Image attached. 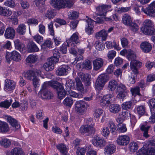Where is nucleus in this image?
<instances>
[{"label":"nucleus","mask_w":155,"mask_h":155,"mask_svg":"<svg viewBox=\"0 0 155 155\" xmlns=\"http://www.w3.org/2000/svg\"><path fill=\"white\" fill-rule=\"evenodd\" d=\"M154 25V23L151 20H145L143 22V26L141 28L142 32L147 35H155V29L153 26Z\"/></svg>","instance_id":"obj_1"},{"label":"nucleus","mask_w":155,"mask_h":155,"mask_svg":"<svg viewBox=\"0 0 155 155\" xmlns=\"http://www.w3.org/2000/svg\"><path fill=\"white\" fill-rule=\"evenodd\" d=\"M80 42L78 38V34L77 33H74L70 38L67 40L60 47V48H66L70 47V48H75L76 45Z\"/></svg>","instance_id":"obj_2"},{"label":"nucleus","mask_w":155,"mask_h":155,"mask_svg":"<svg viewBox=\"0 0 155 155\" xmlns=\"http://www.w3.org/2000/svg\"><path fill=\"white\" fill-rule=\"evenodd\" d=\"M73 3L72 0H51V3L52 5L59 9L66 7L70 8Z\"/></svg>","instance_id":"obj_3"},{"label":"nucleus","mask_w":155,"mask_h":155,"mask_svg":"<svg viewBox=\"0 0 155 155\" xmlns=\"http://www.w3.org/2000/svg\"><path fill=\"white\" fill-rule=\"evenodd\" d=\"M109 77L107 74H102L100 75L96 80L95 86L98 90L102 88L105 83L108 81Z\"/></svg>","instance_id":"obj_4"},{"label":"nucleus","mask_w":155,"mask_h":155,"mask_svg":"<svg viewBox=\"0 0 155 155\" xmlns=\"http://www.w3.org/2000/svg\"><path fill=\"white\" fill-rule=\"evenodd\" d=\"M5 58L8 63L11 60L16 62H19L21 60L20 54L15 51H14L11 52H6Z\"/></svg>","instance_id":"obj_5"},{"label":"nucleus","mask_w":155,"mask_h":155,"mask_svg":"<svg viewBox=\"0 0 155 155\" xmlns=\"http://www.w3.org/2000/svg\"><path fill=\"white\" fill-rule=\"evenodd\" d=\"M126 90L127 87L124 84L121 83L119 84L116 91V93L117 94V98L123 100L124 99L127 94Z\"/></svg>","instance_id":"obj_6"},{"label":"nucleus","mask_w":155,"mask_h":155,"mask_svg":"<svg viewBox=\"0 0 155 155\" xmlns=\"http://www.w3.org/2000/svg\"><path fill=\"white\" fill-rule=\"evenodd\" d=\"M136 58V56L135 54V57L132 58V59L130 60L131 61L130 63V67L133 72L139 74L138 70L141 67L142 63L139 61L135 60Z\"/></svg>","instance_id":"obj_7"},{"label":"nucleus","mask_w":155,"mask_h":155,"mask_svg":"<svg viewBox=\"0 0 155 155\" xmlns=\"http://www.w3.org/2000/svg\"><path fill=\"white\" fill-rule=\"evenodd\" d=\"M48 60V61L44 65L43 67L46 71H51L54 69V65L58 62L59 60L54 57H51Z\"/></svg>","instance_id":"obj_8"},{"label":"nucleus","mask_w":155,"mask_h":155,"mask_svg":"<svg viewBox=\"0 0 155 155\" xmlns=\"http://www.w3.org/2000/svg\"><path fill=\"white\" fill-rule=\"evenodd\" d=\"M111 5H99L96 8L97 14L99 15H105L107 12L111 11Z\"/></svg>","instance_id":"obj_9"},{"label":"nucleus","mask_w":155,"mask_h":155,"mask_svg":"<svg viewBox=\"0 0 155 155\" xmlns=\"http://www.w3.org/2000/svg\"><path fill=\"white\" fill-rule=\"evenodd\" d=\"M80 132L83 135L88 136L95 132V129L92 125L86 124L81 126L80 128Z\"/></svg>","instance_id":"obj_10"},{"label":"nucleus","mask_w":155,"mask_h":155,"mask_svg":"<svg viewBox=\"0 0 155 155\" xmlns=\"http://www.w3.org/2000/svg\"><path fill=\"white\" fill-rule=\"evenodd\" d=\"M41 71L37 69H31L25 71L23 73L24 77L28 80H31L32 78H35L40 75Z\"/></svg>","instance_id":"obj_11"},{"label":"nucleus","mask_w":155,"mask_h":155,"mask_svg":"<svg viewBox=\"0 0 155 155\" xmlns=\"http://www.w3.org/2000/svg\"><path fill=\"white\" fill-rule=\"evenodd\" d=\"M75 109L78 113H84L86 110L85 102L82 101H77L75 104Z\"/></svg>","instance_id":"obj_12"},{"label":"nucleus","mask_w":155,"mask_h":155,"mask_svg":"<svg viewBox=\"0 0 155 155\" xmlns=\"http://www.w3.org/2000/svg\"><path fill=\"white\" fill-rule=\"evenodd\" d=\"M92 143L94 146L99 147H102L107 144V142L103 139L97 136L92 139Z\"/></svg>","instance_id":"obj_13"},{"label":"nucleus","mask_w":155,"mask_h":155,"mask_svg":"<svg viewBox=\"0 0 155 155\" xmlns=\"http://www.w3.org/2000/svg\"><path fill=\"white\" fill-rule=\"evenodd\" d=\"M120 53L123 56L126 55L127 58L129 61L135 57V54L131 49H123L120 51Z\"/></svg>","instance_id":"obj_14"},{"label":"nucleus","mask_w":155,"mask_h":155,"mask_svg":"<svg viewBox=\"0 0 155 155\" xmlns=\"http://www.w3.org/2000/svg\"><path fill=\"white\" fill-rule=\"evenodd\" d=\"M129 140L128 136L124 135L119 136L117 139V141L118 145L124 146L127 145L129 143Z\"/></svg>","instance_id":"obj_15"},{"label":"nucleus","mask_w":155,"mask_h":155,"mask_svg":"<svg viewBox=\"0 0 155 155\" xmlns=\"http://www.w3.org/2000/svg\"><path fill=\"white\" fill-rule=\"evenodd\" d=\"M53 96L52 93L48 90H41L38 93V96L42 99H51Z\"/></svg>","instance_id":"obj_16"},{"label":"nucleus","mask_w":155,"mask_h":155,"mask_svg":"<svg viewBox=\"0 0 155 155\" xmlns=\"http://www.w3.org/2000/svg\"><path fill=\"white\" fill-rule=\"evenodd\" d=\"M15 29L11 27L6 28L4 36L5 38L8 39H12L15 36Z\"/></svg>","instance_id":"obj_17"},{"label":"nucleus","mask_w":155,"mask_h":155,"mask_svg":"<svg viewBox=\"0 0 155 155\" xmlns=\"http://www.w3.org/2000/svg\"><path fill=\"white\" fill-rule=\"evenodd\" d=\"M137 155H155V150L153 148L146 150L144 148L139 150L137 152Z\"/></svg>","instance_id":"obj_18"},{"label":"nucleus","mask_w":155,"mask_h":155,"mask_svg":"<svg viewBox=\"0 0 155 155\" xmlns=\"http://www.w3.org/2000/svg\"><path fill=\"white\" fill-rule=\"evenodd\" d=\"M113 97L112 95L107 94L104 95L100 101V105L104 107L109 104L110 103V100Z\"/></svg>","instance_id":"obj_19"},{"label":"nucleus","mask_w":155,"mask_h":155,"mask_svg":"<svg viewBox=\"0 0 155 155\" xmlns=\"http://www.w3.org/2000/svg\"><path fill=\"white\" fill-rule=\"evenodd\" d=\"M15 84L13 81L8 79L5 80V89L8 91H12L15 89Z\"/></svg>","instance_id":"obj_20"},{"label":"nucleus","mask_w":155,"mask_h":155,"mask_svg":"<svg viewBox=\"0 0 155 155\" xmlns=\"http://www.w3.org/2000/svg\"><path fill=\"white\" fill-rule=\"evenodd\" d=\"M79 76L83 81L86 86L90 85L91 82H90V75L89 74H85L81 72L79 74Z\"/></svg>","instance_id":"obj_21"},{"label":"nucleus","mask_w":155,"mask_h":155,"mask_svg":"<svg viewBox=\"0 0 155 155\" xmlns=\"http://www.w3.org/2000/svg\"><path fill=\"white\" fill-rule=\"evenodd\" d=\"M141 10L145 14L149 17H155V9L152 7L148 6L145 8L142 7Z\"/></svg>","instance_id":"obj_22"},{"label":"nucleus","mask_w":155,"mask_h":155,"mask_svg":"<svg viewBox=\"0 0 155 155\" xmlns=\"http://www.w3.org/2000/svg\"><path fill=\"white\" fill-rule=\"evenodd\" d=\"M116 147L113 144L108 145L104 148V153L106 155H111L115 150Z\"/></svg>","instance_id":"obj_23"},{"label":"nucleus","mask_w":155,"mask_h":155,"mask_svg":"<svg viewBox=\"0 0 155 155\" xmlns=\"http://www.w3.org/2000/svg\"><path fill=\"white\" fill-rule=\"evenodd\" d=\"M7 155H24L22 149L19 147H15L11 152H7Z\"/></svg>","instance_id":"obj_24"},{"label":"nucleus","mask_w":155,"mask_h":155,"mask_svg":"<svg viewBox=\"0 0 155 155\" xmlns=\"http://www.w3.org/2000/svg\"><path fill=\"white\" fill-rule=\"evenodd\" d=\"M104 61L102 59L98 58L93 61L94 68L95 70H98L103 66Z\"/></svg>","instance_id":"obj_25"},{"label":"nucleus","mask_w":155,"mask_h":155,"mask_svg":"<svg viewBox=\"0 0 155 155\" xmlns=\"http://www.w3.org/2000/svg\"><path fill=\"white\" fill-rule=\"evenodd\" d=\"M7 120L11 125L14 128L18 129L20 127V125L18 123V121L11 116H8L7 118Z\"/></svg>","instance_id":"obj_26"},{"label":"nucleus","mask_w":155,"mask_h":155,"mask_svg":"<svg viewBox=\"0 0 155 155\" xmlns=\"http://www.w3.org/2000/svg\"><path fill=\"white\" fill-rule=\"evenodd\" d=\"M87 24V27L86 29V31L88 34H91L93 28L94 27V23L95 21L91 19V18H88L86 20Z\"/></svg>","instance_id":"obj_27"},{"label":"nucleus","mask_w":155,"mask_h":155,"mask_svg":"<svg viewBox=\"0 0 155 155\" xmlns=\"http://www.w3.org/2000/svg\"><path fill=\"white\" fill-rule=\"evenodd\" d=\"M108 36V34L105 29H102L100 31L96 33L95 37L99 39L101 37L102 41H105Z\"/></svg>","instance_id":"obj_28"},{"label":"nucleus","mask_w":155,"mask_h":155,"mask_svg":"<svg viewBox=\"0 0 155 155\" xmlns=\"http://www.w3.org/2000/svg\"><path fill=\"white\" fill-rule=\"evenodd\" d=\"M68 67L65 65L60 67L56 71V74L59 76L66 75L67 74Z\"/></svg>","instance_id":"obj_29"},{"label":"nucleus","mask_w":155,"mask_h":155,"mask_svg":"<svg viewBox=\"0 0 155 155\" xmlns=\"http://www.w3.org/2000/svg\"><path fill=\"white\" fill-rule=\"evenodd\" d=\"M117 85L118 83L117 81L114 80H111L108 83L107 88L109 91H113L117 87Z\"/></svg>","instance_id":"obj_30"},{"label":"nucleus","mask_w":155,"mask_h":155,"mask_svg":"<svg viewBox=\"0 0 155 155\" xmlns=\"http://www.w3.org/2000/svg\"><path fill=\"white\" fill-rule=\"evenodd\" d=\"M132 20V18L127 14L124 15L122 18V21L123 24L127 26L131 23Z\"/></svg>","instance_id":"obj_31"},{"label":"nucleus","mask_w":155,"mask_h":155,"mask_svg":"<svg viewBox=\"0 0 155 155\" xmlns=\"http://www.w3.org/2000/svg\"><path fill=\"white\" fill-rule=\"evenodd\" d=\"M56 147L63 155H68L67 154V148L64 144H59L57 145Z\"/></svg>","instance_id":"obj_32"},{"label":"nucleus","mask_w":155,"mask_h":155,"mask_svg":"<svg viewBox=\"0 0 155 155\" xmlns=\"http://www.w3.org/2000/svg\"><path fill=\"white\" fill-rule=\"evenodd\" d=\"M9 130L8 124L5 122L0 121V132L6 133L8 132Z\"/></svg>","instance_id":"obj_33"},{"label":"nucleus","mask_w":155,"mask_h":155,"mask_svg":"<svg viewBox=\"0 0 155 155\" xmlns=\"http://www.w3.org/2000/svg\"><path fill=\"white\" fill-rule=\"evenodd\" d=\"M0 144L1 146L7 148L9 147L11 145V141L8 139L4 138H2L0 140Z\"/></svg>","instance_id":"obj_34"},{"label":"nucleus","mask_w":155,"mask_h":155,"mask_svg":"<svg viewBox=\"0 0 155 155\" xmlns=\"http://www.w3.org/2000/svg\"><path fill=\"white\" fill-rule=\"evenodd\" d=\"M76 83V88L79 91L81 92L84 91V86L80 79L77 78H75Z\"/></svg>","instance_id":"obj_35"},{"label":"nucleus","mask_w":155,"mask_h":155,"mask_svg":"<svg viewBox=\"0 0 155 155\" xmlns=\"http://www.w3.org/2000/svg\"><path fill=\"white\" fill-rule=\"evenodd\" d=\"M109 109L110 112L116 114L118 113L120 111L121 108L119 105L113 104L110 105Z\"/></svg>","instance_id":"obj_36"},{"label":"nucleus","mask_w":155,"mask_h":155,"mask_svg":"<svg viewBox=\"0 0 155 155\" xmlns=\"http://www.w3.org/2000/svg\"><path fill=\"white\" fill-rule=\"evenodd\" d=\"M12 100V99L9 100H6L0 102V107H3L5 108L8 109L10 106Z\"/></svg>","instance_id":"obj_37"},{"label":"nucleus","mask_w":155,"mask_h":155,"mask_svg":"<svg viewBox=\"0 0 155 155\" xmlns=\"http://www.w3.org/2000/svg\"><path fill=\"white\" fill-rule=\"evenodd\" d=\"M51 87L53 88L58 91L63 86L61 84L56 81H51Z\"/></svg>","instance_id":"obj_38"},{"label":"nucleus","mask_w":155,"mask_h":155,"mask_svg":"<svg viewBox=\"0 0 155 155\" xmlns=\"http://www.w3.org/2000/svg\"><path fill=\"white\" fill-rule=\"evenodd\" d=\"M17 32L19 34L23 35L25 34L26 31V26L24 24H21L19 25L16 30Z\"/></svg>","instance_id":"obj_39"},{"label":"nucleus","mask_w":155,"mask_h":155,"mask_svg":"<svg viewBox=\"0 0 155 155\" xmlns=\"http://www.w3.org/2000/svg\"><path fill=\"white\" fill-rule=\"evenodd\" d=\"M150 127V126L144 125H143L141 127L140 129L143 131V136L146 138H147L149 137L148 132Z\"/></svg>","instance_id":"obj_40"},{"label":"nucleus","mask_w":155,"mask_h":155,"mask_svg":"<svg viewBox=\"0 0 155 155\" xmlns=\"http://www.w3.org/2000/svg\"><path fill=\"white\" fill-rule=\"evenodd\" d=\"M133 105V101H130L124 103L122 104V108L125 110L130 109Z\"/></svg>","instance_id":"obj_41"},{"label":"nucleus","mask_w":155,"mask_h":155,"mask_svg":"<svg viewBox=\"0 0 155 155\" xmlns=\"http://www.w3.org/2000/svg\"><path fill=\"white\" fill-rule=\"evenodd\" d=\"M57 94L58 97L60 99H63L67 94H68L63 86L62 87V88H61L58 91Z\"/></svg>","instance_id":"obj_42"},{"label":"nucleus","mask_w":155,"mask_h":155,"mask_svg":"<svg viewBox=\"0 0 155 155\" xmlns=\"http://www.w3.org/2000/svg\"><path fill=\"white\" fill-rule=\"evenodd\" d=\"M128 26L129 27L130 29L134 32L137 31L139 29V26L135 22V21H132Z\"/></svg>","instance_id":"obj_43"},{"label":"nucleus","mask_w":155,"mask_h":155,"mask_svg":"<svg viewBox=\"0 0 155 155\" xmlns=\"http://www.w3.org/2000/svg\"><path fill=\"white\" fill-rule=\"evenodd\" d=\"M68 88H67V90ZM68 91V94L70 96L74 97H77L81 98L83 97V95L81 94H78L72 90H67Z\"/></svg>","instance_id":"obj_44"},{"label":"nucleus","mask_w":155,"mask_h":155,"mask_svg":"<svg viewBox=\"0 0 155 155\" xmlns=\"http://www.w3.org/2000/svg\"><path fill=\"white\" fill-rule=\"evenodd\" d=\"M53 43L50 39H47L45 40L44 43L41 45L42 48H52Z\"/></svg>","instance_id":"obj_45"},{"label":"nucleus","mask_w":155,"mask_h":155,"mask_svg":"<svg viewBox=\"0 0 155 155\" xmlns=\"http://www.w3.org/2000/svg\"><path fill=\"white\" fill-rule=\"evenodd\" d=\"M69 52L75 56H76L78 54H83L84 51L83 49H70Z\"/></svg>","instance_id":"obj_46"},{"label":"nucleus","mask_w":155,"mask_h":155,"mask_svg":"<svg viewBox=\"0 0 155 155\" xmlns=\"http://www.w3.org/2000/svg\"><path fill=\"white\" fill-rule=\"evenodd\" d=\"M63 103L65 106L70 107L73 104V100L71 97H67L63 101Z\"/></svg>","instance_id":"obj_47"},{"label":"nucleus","mask_w":155,"mask_h":155,"mask_svg":"<svg viewBox=\"0 0 155 155\" xmlns=\"http://www.w3.org/2000/svg\"><path fill=\"white\" fill-rule=\"evenodd\" d=\"M130 91L133 96H135L136 95H140V87L138 86L131 88Z\"/></svg>","instance_id":"obj_48"},{"label":"nucleus","mask_w":155,"mask_h":155,"mask_svg":"<svg viewBox=\"0 0 155 155\" xmlns=\"http://www.w3.org/2000/svg\"><path fill=\"white\" fill-rule=\"evenodd\" d=\"M12 11L9 8H4L2 15L8 17L12 14Z\"/></svg>","instance_id":"obj_49"},{"label":"nucleus","mask_w":155,"mask_h":155,"mask_svg":"<svg viewBox=\"0 0 155 155\" xmlns=\"http://www.w3.org/2000/svg\"><path fill=\"white\" fill-rule=\"evenodd\" d=\"M103 112V110L101 108H96L94 110V116L96 118L100 117Z\"/></svg>","instance_id":"obj_50"},{"label":"nucleus","mask_w":155,"mask_h":155,"mask_svg":"<svg viewBox=\"0 0 155 155\" xmlns=\"http://www.w3.org/2000/svg\"><path fill=\"white\" fill-rule=\"evenodd\" d=\"M4 5L11 8H14L16 6L15 3L13 0H7L4 2Z\"/></svg>","instance_id":"obj_51"},{"label":"nucleus","mask_w":155,"mask_h":155,"mask_svg":"<svg viewBox=\"0 0 155 155\" xmlns=\"http://www.w3.org/2000/svg\"><path fill=\"white\" fill-rule=\"evenodd\" d=\"M129 147L130 151L131 152H134L138 149V145L137 143L135 142H132L130 144Z\"/></svg>","instance_id":"obj_52"},{"label":"nucleus","mask_w":155,"mask_h":155,"mask_svg":"<svg viewBox=\"0 0 155 155\" xmlns=\"http://www.w3.org/2000/svg\"><path fill=\"white\" fill-rule=\"evenodd\" d=\"M117 130L119 132L123 133L127 131V129L125 124L120 123L117 125Z\"/></svg>","instance_id":"obj_53"},{"label":"nucleus","mask_w":155,"mask_h":155,"mask_svg":"<svg viewBox=\"0 0 155 155\" xmlns=\"http://www.w3.org/2000/svg\"><path fill=\"white\" fill-rule=\"evenodd\" d=\"M34 40L39 44H41L43 41V38L38 34H37L33 37Z\"/></svg>","instance_id":"obj_54"},{"label":"nucleus","mask_w":155,"mask_h":155,"mask_svg":"<svg viewBox=\"0 0 155 155\" xmlns=\"http://www.w3.org/2000/svg\"><path fill=\"white\" fill-rule=\"evenodd\" d=\"M138 74L133 72L132 73L131 75L129 77L128 79L131 84H134L135 83L137 78V76Z\"/></svg>","instance_id":"obj_55"},{"label":"nucleus","mask_w":155,"mask_h":155,"mask_svg":"<svg viewBox=\"0 0 155 155\" xmlns=\"http://www.w3.org/2000/svg\"><path fill=\"white\" fill-rule=\"evenodd\" d=\"M37 58L36 56L34 55H30L27 58L26 60L27 62L30 63H33L37 61Z\"/></svg>","instance_id":"obj_56"},{"label":"nucleus","mask_w":155,"mask_h":155,"mask_svg":"<svg viewBox=\"0 0 155 155\" xmlns=\"http://www.w3.org/2000/svg\"><path fill=\"white\" fill-rule=\"evenodd\" d=\"M68 16L69 18L71 19H76L79 16V13L76 11H72L69 13Z\"/></svg>","instance_id":"obj_57"},{"label":"nucleus","mask_w":155,"mask_h":155,"mask_svg":"<svg viewBox=\"0 0 155 155\" xmlns=\"http://www.w3.org/2000/svg\"><path fill=\"white\" fill-rule=\"evenodd\" d=\"M14 43L15 48H25V45L18 39L15 41Z\"/></svg>","instance_id":"obj_58"},{"label":"nucleus","mask_w":155,"mask_h":155,"mask_svg":"<svg viewBox=\"0 0 155 155\" xmlns=\"http://www.w3.org/2000/svg\"><path fill=\"white\" fill-rule=\"evenodd\" d=\"M48 31L50 35L54 36V31L53 28V23L50 22L48 24Z\"/></svg>","instance_id":"obj_59"},{"label":"nucleus","mask_w":155,"mask_h":155,"mask_svg":"<svg viewBox=\"0 0 155 155\" xmlns=\"http://www.w3.org/2000/svg\"><path fill=\"white\" fill-rule=\"evenodd\" d=\"M137 110L139 114L143 115L145 112V107L143 105H140L137 107Z\"/></svg>","instance_id":"obj_60"},{"label":"nucleus","mask_w":155,"mask_h":155,"mask_svg":"<svg viewBox=\"0 0 155 155\" xmlns=\"http://www.w3.org/2000/svg\"><path fill=\"white\" fill-rule=\"evenodd\" d=\"M141 48H152L151 44L147 41L142 42L140 45Z\"/></svg>","instance_id":"obj_61"},{"label":"nucleus","mask_w":155,"mask_h":155,"mask_svg":"<svg viewBox=\"0 0 155 155\" xmlns=\"http://www.w3.org/2000/svg\"><path fill=\"white\" fill-rule=\"evenodd\" d=\"M20 106L22 110H27L28 107V103L26 101L22 100L20 104Z\"/></svg>","instance_id":"obj_62"},{"label":"nucleus","mask_w":155,"mask_h":155,"mask_svg":"<svg viewBox=\"0 0 155 155\" xmlns=\"http://www.w3.org/2000/svg\"><path fill=\"white\" fill-rule=\"evenodd\" d=\"M154 109L153 108L150 109L151 115L149 118V121L151 123L153 124L155 123V112H153Z\"/></svg>","instance_id":"obj_63"},{"label":"nucleus","mask_w":155,"mask_h":155,"mask_svg":"<svg viewBox=\"0 0 155 155\" xmlns=\"http://www.w3.org/2000/svg\"><path fill=\"white\" fill-rule=\"evenodd\" d=\"M86 150L84 148L78 147L76 151L77 155H84Z\"/></svg>","instance_id":"obj_64"}]
</instances>
